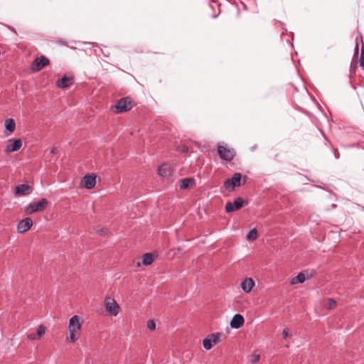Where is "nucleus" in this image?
Returning a JSON list of instances; mask_svg holds the SVG:
<instances>
[{"label": "nucleus", "mask_w": 364, "mask_h": 364, "mask_svg": "<svg viewBox=\"0 0 364 364\" xmlns=\"http://www.w3.org/2000/svg\"><path fill=\"white\" fill-rule=\"evenodd\" d=\"M68 330L70 336L67 339L70 342H75L78 339L81 331V323L78 316L75 315L70 318Z\"/></svg>", "instance_id": "1"}, {"label": "nucleus", "mask_w": 364, "mask_h": 364, "mask_svg": "<svg viewBox=\"0 0 364 364\" xmlns=\"http://www.w3.org/2000/svg\"><path fill=\"white\" fill-rule=\"evenodd\" d=\"M132 107V102L129 97H123L111 107V110L116 113H122L129 111Z\"/></svg>", "instance_id": "2"}, {"label": "nucleus", "mask_w": 364, "mask_h": 364, "mask_svg": "<svg viewBox=\"0 0 364 364\" xmlns=\"http://www.w3.org/2000/svg\"><path fill=\"white\" fill-rule=\"evenodd\" d=\"M48 205V200L42 198L38 203H31L24 208V212L26 215H32L36 212L43 211Z\"/></svg>", "instance_id": "3"}, {"label": "nucleus", "mask_w": 364, "mask_h": 364, "mask_svg": "<svg viewBox=\"0 0 364 364\" xmlns=\"http://www.w3.org/2000/svg\"><path fill=\"white\" fill-rule=\"evenodd\" d=\"M105 308L110 315L116 316L120 311V306L112 297L107 296L104 301Z\"/></svg>", "instance_id": "4"}, {"label": "nucleus", "mask_w": 364, "mask_h": 364, "mask_svg": "<svg viewBox=\"0 0 364 364\" xmlns=\"http://www.w3.org/2000/svg\"><path fill=\"white\" fill-rule=\"evenodd\" d=\"M222 333L218 332L208 335L203 340V346L205 350H210L213 345L218 344L220 341Z\"/></svg>", "instance_id": "5"}, {"label": "nucleus", "mask_w": 364, "mask_h": 364, "mask_svg": "<svg viewBox=\"0 0 364 364\" xmlns=\"http://www.w3.org/2000/svg\"><path fill=\"white\" fill-rule=\"evenodd\" d=\"M218 153L222 159L228 161H232L235 156V151L234 149H230L223 145L219 144L218 146Z\"/></svg>", "instance_id": "6"}, {"label": "nucleus", "mask_w": 364, "mask_h": 364, "mask_svg": "<svg viewBox=\"0 0 364 364\" xmlns=\"http://www.w3.org/2000/svg\"><path fill=\"white\" fill-rule=\"evenodd\" d=\"M242 175L240 173H235L230 179H228L224 182V187L227 190H233L236 187L241 185Z\"/></svg>", "instance_id": "7"}, {"label": "nucleus", "mask_w": 364, "mask_h": 364, "mask_svg": "<svg viewBox=\"0 0 364 364\" xmlns=\"http://www.w3.org/2000/svg\"><path fill=\"white\" fill-rule=\"evenodd\" d=\"M49 64V59L43 55H41L34 60L31 66V70L33 72H38Z\"/></svg>", "instance_id": "8"}, {"label": "nucleus", "mask_w": 364, "mask_h": 364, "mask_svg": "<svg viewBox=\"0 0 364 364\" xmlns=\"http://www.w3.org/2000/svg\"><path fill=\"white\" fill-rule=\"evenodd\" d=\"M246 203L245 200L240 198H237L234 202H228L225 205V210L227 213H231L240 210Z\"/></svg>", "instance_id": "9"}, {"label": "nucleus", "mask_w": 364, "mask_h": 364, "mask_svg": "<svg viewBox=\"0 0 364 364\" xmlns=\"http://www.w3.org/2000/svg\"><path fill=\"white\" fill-rule=\"evenodd\" d=\"M22 146V141L20 139H9L7 141V144L5 149V152L9 154L16 151Z\"/></svg>", "instance_id": "10"}, {"label": "nucleus", "mask_w": 364, "mask_h": 364, "mask_svg": "<svg viewBox=\"0 0 364 364\" xmlns=\"http://www.w3.org/2000/svg\"><path fill=\"white\" fill-rule=\"evenodd\" d=\"M80 183L87 189L93 188L96 185V175L94 173L85 175L81 178Z\"/></svg>", "instance_id": "11"}, {"label": "nucleus", "mask_w": 364, "mask_h": 364, "mask_svg": "<svg viewBox=\"0 0 364 364\" xmlns=\"http://www.w3.org/2000/svg\"><path fill=\"white\" fill-rule=\"evenodd\" d=\"M32 191L33 186L26 183L20 184L15 187L14 195L17 197L28 196L31 193Z\"/></svg>", "instance_id": "12"}, {"label": "nucleus", "mask_w": 364, "mask_h": 364, "mask_svg": "<svg viewBox=\"0 0 364 364\" xmlns=\"http://www.w3.org/2000/svg\"><path fill=\"white\" fill-rule=\"evenodd\" d=\"M355 64L353 63V60L350 63V74L354 75L356 71V68L358 67V65H360V67L362 68L363 70H364V46H362L361 51L360 53V55L357 57V60H355Z\"/></svg>", "instance_id": "13"}, {"label": "nucleus", "mask_w": 364, "mask_h": 364, "mask_svg": "<svg viewBox=\"0 0 364 364\" xmlns=\"http://www.w3.org/2000/svg\"><path fill=\"white\" fill-rule=\"evenodd\" d=\"M33 226V220L31 218H26L20 220L17 225V231L19 233H25Z\"/></svg>", "instance_id": "14"}, {"label": "nucleus", "mask_w": 364, "mask_h": 364, "mask_svg": "<svg viewBox=\"0 0 364 364\" xmlns=\"http://www.w3.org/2000/svg\"><path fill=\"white\" fill-rule=\"evenodd\" d=\"M74 77L72 75H65L61 79L56 82V85L59 88H67L73 85Z\"/></svg>", "instance_id": "15"}, {"label": "nucleus", "mask_w": 364, "mask_h": 364, "mask_svg": "<svg viewBox=\"0 0 364 364\" xmlns=\"http://www.w3.org/2000/svg\"><path fill=\"white\" fill-rule=\"evenodd\" d=\"M245 319L240 314H235L230 321V326L232 328L238 329L244 325Z\"/></svg>", "instance_id": "16"}, {"label": "nucleus", "mask_w": 364, "mask_h": 364, "mask_svg": "<svg viewBox=\"0 0 364 364\" xmlns=\"http://www.w3.org/2000/svg\"><path fill=\"white\" fill-rule=\"evenodd\" d=\"M255 283L253 279L249 277L245 279L241 283V288L245 293H249L255 287Z\"/></svg>", "instance_id": "17"}, {"label": "nucleus", "mask_w": 364, "mask_h": 364, "mask_svg": "<svg viewBox=\"0 0 364 364\" xmlns=\"http://www.w3.org/2000/svg\"><path fill=\"white\" fill-rule=\"evenodd\" d=\"M5 134L6 136L10 135L16 129V123L13 119H7L5 121Z\"/></svg>", "instance_id": "18"}, {"label": "nucleus", "mask_w": 364, "mask_h": 364, "mask_svg": "<svg viewBox=\"0 0 364 364\" xmlns=\"http://www.w3.org/2000/svg\"><path fill=\"white\" fill-rule=\"evenodd\" d=\"M156 256L153 253H145L142 256V264L147 266L151 264Z\"/></svg>", "instance_id": "19"}, {"label": "nucleus", "mask_w": 364, "mask_h": 364, "mask_svg": "<svg viewBox=\"0 0 364 364\" xmlns=\"http://www.w3.org/2000/svg\"><path fill=\"white\" fill-rule=\"evenodd\" d=\"M159 174L162 177H167L170 175L171 168L167 164H163L158 168Z\"/></svg>", "instance_id": "20"}, {"label": "nucleus", "mask_w": 364, "mask_h": 364, "mask_svg": "<svg viewBox=\"0 0 364 364\" xmlns=\"http://www.w3.org/2000/svg\"><path fill=\"white\" fill-rule=\"evenodd\" d=\"M305 281V275L303 272L299 273L296 277L291 279V284L303 283Z\"/></svg>", "instance_id": "21"}, {"label": "nucleus", "mask_w": 364, "mask_h": 364, "mask_svg": "<svg viewBox=\"0 0 364 364\" xmlns=\"http://www.w3.org/2000/svg\"><path fill=\"white\" fill-rule=\"evenodd\" d=\"M194 183V180L191 178H186L181 180L180 188L181 189H185L189 187V186Z\"/></svg>", "instance_id": "22"}, {"label": "nucleus", "mask_w": 364, "mask_h": 364, "mask_svg": "<svg viewBox=\"0 0 364 364\" xmlns=\"http://www.w3.org/2000/svg\"><path fill=\"white\" fill-rule=\"evenodd\" d=\"M46 331V327L44 325L41 324L37 328V331L36 333V337L38 338V339H41L45 335Z\"/></svg>", "instance_id": "23"}, {"label": "nucleus", "mask_w": 364, "mask_h": 364, "mask_svg": "<svg viewBox=\"0 0 364 364\" xmlns=\"http://www.w3.org/2000/svg\"><path fill=\"white\" fill-rule=\"evenodd\" d=\"M257 237V231L256 229L253 228L250 230L247 235V239L251 241H254Z\"/></svg>", "instance_id": "24"}, {"label": "nucleus", "mask_w": 364, "mask_h": 364, "mask_svg": "<svg viewBox=\"0 0 364 364\" xmlns=\"http://www.w3.org/2000/svg\"><path fill=\"white\" fill-rule=\"evenodd\" d=\"M360 55V53H358V42H356L355 43V50H354V54H353V63L355 64L356 61L357 60V57Z\"/></svg>", "instance_id": "25"}, {"label": "nucleus", "mask_w": 364, "mask_h": 364, "mask_svg": "<svg viewBox=\"0 0 364 364\" xmlns=\"http://www.w3.org/2000/svg\"><path fill=\"white\" fill-rule=\"evenodd\" d=\"M337 303L336 301L333 299H328V303H327V305H326V308L328 309H333L336 306Z\"/></svg>", "instance_id": "26"}, {"label": "nucleus", "mask_w": 364, "mask_h": 364, "mask_svg": "<svg viewBox=\"0 0 364 364\" xmlns=\"http://www.w3.org/2000/svg\"><path fill=\"white\" fill-rule=\"evenodd\" d=\"M147 328L151 330L154 331L156 328V323L154 320H149L147 322Z\"/></svg>", "instance_id": "27"}, {"label": "nucleus", "mask_w": 364, "mask_h": 364, "mask_svg": "<svg viewBox=\"0 0 364 364\" xmlns=\"http://www.w3.org/2000/svg\"><path fill=\"white\" fill-rule=\"evenodd\" d=\"M176 150H177L178 151H180V152H181V153H183V154H184V153H186V152H188V146H186V145H182V146H178V147L176 148Z\"/></svg>", "instance_id": "28"}, {"label": "nucleus", "mask_w": 364, "mask_h": 364, "mask_svg": "<svg viewBox=\"0 0 364 364\" xmlns=\"http://www.w3.org/2000/svg\"><path fill=\"white\" fill-rule=\"evenodd\" d=\"M27 338L29 340H38V338L36 337V333L33 332L27 333Z\"/></svg>", "instance_id": "29"}, {"label": "nucleus", "mask_w": 364, "mask_h": 364, "mask_svg": "<svg viewBox=\"0 0 364 364\" xmlns=\"http://www.w3.org/2000/svg\"><path fill=\"white\" fill-rule=\"evenodd\" d=\"M289 336V330L288 328H284L282 331V337L284 339H286L287 337Z\"/></svg>", "instance_id": "30"}, {"label": "nucleus", "mask_w": 364, "mask_h": 364, "mask_svg": "<svg viewBox=\"0 0 364 364\" xmlns=\"http://www.w3.org/2000/svg\"><path fill=\"white\" fill-rule=\"evenodd\" d=\"M259 355H255L254 358L252 359V362L253 363H256V362H257L259 360Z\"/></svg>", "instance_id": "31"}, {"label": "nucleus", "mask_w": 364, "mask_h": 364, "mask_svg": "<svg viewBox=\"0 0 364 364\" xmlns=\"http://www.w3.org/2000/svg\"><path fill=\"white\" fill-rule=\"evenodd\" d=\"M57 151V148L56 147H53L50 150V153L51 154H55Z\"/></svg>", "instance_id": "32"}, {"label": "nucleus", "mask_w": 364, "mask_h": 364, "mask_svg": "<svg viewBox=\"0 0 364 364\" xmlns=\"http://www.w3.org/2000/svg\"><path fill=\"white\" fill-rule=\"evenodd\" d=\"M141 264H142L141 262H138L137 264H136V266L137 267H140L141 266Z\"/></svg>", "instance_id": "33"}, {"label": "nucleus", "mask_w": 364, "mask_h": 364, "mask_svg": "<svg viewBox=\"0 0 364 364\" xmlns=\"http://www.w3.org/2000/svg\"><path fill=\"white\" fill-rule=\"evenodd\" d=\"M10 29H11L12 31H14V33H16V31H15V29H14V28H10Z\"/></svg>", "instance_id": "34"}]
</instances>
